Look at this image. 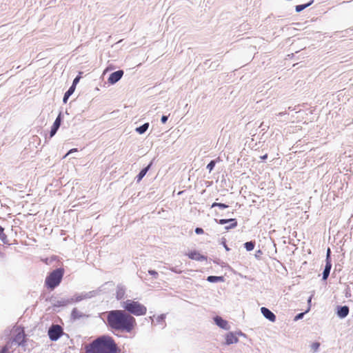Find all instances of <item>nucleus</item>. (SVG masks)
<instances>
[{"mask_svg": "<svg viewBox=\"0 0 353 353\" xmlns=\"http://www.w3.org/2000/svg\"><path fill=\"white\" fill-rule=\"evenodd\" d=\"M85 353H121L112 337L103 335L85 347Z\"/></svg>", "mask_w": 353, "mask_h": 353, "instance_id": "f257e3e1", "label": "nucleus"}, {"mask_svg": "<svg viewBox=\"0 0 353 353\" xmlns=\"http://www.w3.org/2000/svg\"><path fill=\"white\" fill-rule=\"evenodd\" d=\"M109 325L115 330L130 332L134 324V319L125 310H112L108 315Z\"/></svg>", "mask_w": 353, "mask_h": 353, "instance_id": "f03ea898", "label": "nucleus"}, {"mask_svg": "<svg viewBox=\"0 0 353 353\" xmlns=\"http://www.w3.org/2000/svg\"><path fill=\"white\" fill-rule=\"evenodd\" d=\"M64 269L62 268H57L51 272L46 278V287L50 290H53L61 283L64 275Z\"/></svg>", "mask_w": 353, "mask_h": 353, "instance_id": "7ed1b4c3", "label": "nucleus"}, {"mask_svg": "<svg viewBox=\"0 0 353 353\" xmlns=\"http://www.w3.org/2000/svg\"><path fill=\"white\" fill-rule=\"evenodd\" d=\"M63 333V329L59 325H52L48 330V336L51 341H57Z\"/></svg>", "mask_w": 353, "mask_h": 353, "instance_id": "20e7f679", "label": "nucleus"}, {"mask_svg": "<svg viewBox=\"0 0 353 353\" xmlns=\"http://www.w3.org/2000/svg\"><path fill=\"white\" fill-rule=\"evenodd\" d=\"M14 332V342L17 343L19 345H23V343L26 342V335L23 330L20 327H17Z\"/></svg>", "mask_w": 353, "mask_h": 353, "instance_id": "39448f33", "label": "nucleus"}, {"mask_svg": "<svg viewBox=\"0 0 353 353\" xmlns=\"http://www.w3.org/2000/svg\"><path fill=\"white\" fill-rule=\"evenodd\" d=\"M187 256H188L189 259H190L192 260H195L197 261H203L207 260V256L201 254L199 252H198L196 250L190 251L187 254Z\"/></svg>", "mask_w": 353, "mask_h": 353, "instance_id": "423d86ee", "label": "nucleus"}, {"mask_svg": "<svg viewBox=\"0 0 353 353\" xmlns=\"http://www.w3.org/2000/svg\"><path fill=\"white\" fill-rule=\"evenodd\" d=\"M123 75V70H118L112 73L108 78V83L114 84L121 79Z\"/></svg>", "mask_w": 353, "mask_h": 353, "instance_id": "0eeeda50", "label": "nucleus"}, {"mask_svg": "<svg viewBox=\"0 0 353 353\" xmlns=\"http://www.w3.org/2000/svg\"><path fill=\"white\" fill-rule=\"evenodd\" d=\"M228 222H230L231 223L230 225H228L225 227V229L226 230H228L230 229H232L236 227L237 225V221L235 219H220L218 223L221 225L225 224Z\"/></svg>", "mask_w": 353, "mask_h": 353, "instance_id": "6e6552de", "label": "nucleus"}, {"mask_svg": "<svg viewBox=\"0 0 353 353\" xmlns=\"http://www.w3.org/2000/svg\"><path fill=\"white\" fill-rule=\"evenodd\" d=\"M225 339L226 345L236 343L239 341L238 337L233 332H228L226 334Z\"/></svg>", "mask_w": 353, "mask_h": 353, "instance_id": "1a4fd4ad", "label": "nucleus"}, {"mask_svg": "<svg viewBox=\"0 0 353 353\" xmlns=\"http://www.w3.org/2000/svg\"><path fill=\"white\" fill-rule=\"evenodd\" d=\"M125 309H143V307L137 301L128 300L125 303Z\"/></svg>", "mask_w": 353, "mask_h": 353, "instance_id": "9d476101", "label": "nucleus"}, {"mask_svg": "<svg viewBox=\"0 0 353 353\" xmlns=\"http://www.w3.org/2000/svg\"><path fill=\"white\" fill-rule=\"evenodd\" d=\"M61 114L57 117L55 121L54 122L51 130H50V137H52L57 132V130L60 127L61 125Z\"/></svg>", "mask_w": 353, "mask_h": 353, "instance_id": "9b49d317", "label": "nucleus"}, {"mask_svg": "<svg viewBox=\"0 0 353 353\" xmlns=\"http://www.w3.org/2000/svg\"><path fill=\"white\" fill-rule=\"evenodd\" d=\"M214 321L216 322V325L220 327L225 330H229L230 327L228 325V323L225 320L223 319L221 317H215Z\"/></svg>", "mask_w": 353, "mask_h": 353, "instance_id": "f8f14e48", "label": "nucleus"}, {"mask_svg": "<svg viewBox=\"0 0 353 353\" xmlns=\"http://www.w3.org/2000/svg\"><path fill=\"white\" fill-rule=\"evenodd\" d=\"M332 268V262L327 261L325 264L324 271L323 272V279L326 280L330 274V270Z\"/></svg>", "mask_w": 353, "mask_h": 353, "instance_id": "ddd939ff", "label": "nucleus"}, {"mask_svg": "<svg viewBox=\"0 0 353 353\" xmlns=\"http://www.w3.org/2000/svg\"><path fill=\"white\" fill-rule=\"evenodd\" d=\"M125 291L123 286L118 285L116 290V297L117 299H121L124 297Z\"/></svg>", "mask_w": 353, "mask_h": 353, "instance_id": "4468645a", "label": "nucleus"}, {"mask_svg": "<svg viewBox=\"0 0 353 353\" xmlns=\"http://www.w3.org/2000/svg\"><path fill=\"white\" fill-rule=\"evenodd\" d=\"M263 316L270 320L271 321H274L275 315L271 312V310H261Z\"/></svg>", "mask_w": 353, "mask_h": 353, "instance_id": "2eb2a0df", "label": "nucleus"}, {"mask_svg": "<svg viewBox=\"0 0 353 353\" xmlns=\"http://www.w3.org/2000/svg\"><path fill=\"white\" fill-rule=\"evenodd\" d=\"M75 88L74 85H72V86L68 89V90L65 93L63 97V102L65 103L70 96L74 92Z\"/></svg>", "mask_w": 353, "mask_h": 353, "instance_id": "dca6fc26", "label": "nucleus"}, {"mask_svg": "<svg viewBox=\"0 0 353 353\" xmlns=\"http://www.w3.org/2000/svg\"><path fill=\"white\" fill-rule=\"evenodd\" d=\"M150 167V165H148L146 168H145L141 170V172L137 176L138 182H139L143 178V176L146 174Z\"/></svg>", "mask_w": 353, "mask_h": 353, "instance_id": "f3484780", "label": "nucleus"}, {"mask_svg": "<svg viewBox=\"0 0 353 353\" xmlns=\"http://www.w3.org/2000/svg\"><path fill=\"white\" fill-rule=\"evenodd\" d=\"M0 239L3 243H8L7 235L4 233V228L0 226Z\"/></svg>", "mask_w": 353, "mask_h": 353, "instance_id": "a211bd4d", "label": "nucleus"}, {"mask_svg": "<svg viewBox=\"0 0 353 353\" xmlns=\"http://www.w3.org/2000/svg\"><path fill=\"white\" fill-rule=\"evenodd\" d=\"M312 3H313V1H311L310 2L305 3V4L297 5L295 7V10L297 12H300L301 11L303 10L307 7L310 6Z\"/></svg>", "mask_w": 353, "mask_h": 353, "instance_id": "6ab92c4d", "label": "nucleus"}, {"mask_svg": "<svg viewBox=\"0 0 353 353\" xmlns=\"http://www.w3.org/2000/svg\"><path fill=\"white\" fill-rule=\"evenodd\" d=\"M148 127H149V123H144L143 125H142L141 126L137 128L136 130L139 134H143L148 130Z\"/></svg>", "mask_w": 353, "mask_h": 353, "instance_id": "aec40b11", "label": "nucleus"}, {"mask_svg": "<svg viewBox=\"0 0 353 353\" xmlns=\"http://www.w3.org/2000/svg\"><path fill=\"white\" fill-rule=\"evenodd\" d=\"M210 282H217L220 281H223V277L221 276H210L207 279Z\"/></svg>", "mask_w": 353, "mask_h": 353, "instance_id": "412c9836", "label": "nucleus"}, {"mask_svg": "<svg viewBox=\"0 0 353 353\" xmlns=\"http://www.w3.org/2000/svg\"><path fill=\"white\" fill-rule=\"evenodd\" d=\"M244 246L248 251H251L254 248V243L252 241L246 242Z\"/></svg>", "mask_w": 353, "mask_h": 353, "instance_id": "4be33fe9", "label": "nucleus"}, {"mask_svg": "<svg viewBox=\"0 0 353 353\" xmlns=\"http://www.w3.org/2000/svg\"><path fill=\"white\" fill-rule=\"evenodd\" d=\"M349 310H337V314L341 318L345 317L348 314Z\"/></svg>", "mask_w": 353, "mask_h": 353, "instance_id": "5701e85b", "label": "nucleus"}, {"mask_svg": "<svg viewBox=\"0 0 353 353\" xmlns=\"http://www.w3.org/2000/svg\"><path fill=\"white\" fill-rule=\"evenodd\" d=\"M214 207H219L221 208H227L228 207V205H225L224 203H213L212 205V208H214Z\"/></svg>", "mask_w": 353, "mask_h": 353, "instance_id": "b1692460", "label": "nucleus"}, {"mask_svg": "<svg viewBox=\"0 0 353 353\" xmlns=\"http://www.w3.org/2000/svg\"><path fill=\"white\" fill-rule=\"evenodd\" d=\"M132 314L139 316V315H143L145 314V310H130Z\"/></svg>", "mask_w": 353, "mask_h": 353, "instance_id": "393cba45", "label": "nucleus"}, {"mask_svg": "<svg viewBox=\"0 0 353 353\" xmlns=\"http://www.w3.org/2000/svg\"><path fill=\"white\" fill-rule=\"evenodd\" d=\"M320 346V343L318 342H314L311 345V348L314 352H316Z\"/></svg>", "mask_w": 353, "mask_h": 353, "instance_id": "a878e982", "label": "nucleus"}, {"mask_svg": "<svg viewBox=\"0 0 353 353\" xmlns=\"http://www.w3.org/2000/svg\"><path fill=\"white\" fill-rule=\"evenodd\" d=\"M215 166V161H211L207 165V168L209 170L210 172H211Z\"/></svg>", "mask_w": 353, "mask_h": 353, "instance_id": "bb28decb", "label": "nucleus"}, {"mask_svg": "<svg viewBox=\"0 0 353 353\" xmlns=\"http://www.w3.org/2000/svg\"><path fill=\"white\" fill-rule=\"evenodd\" d=\"M330 253H331L330 248H328L327 250V254H326V260H325L326 263H327V261L331 262Z\"/></svg>", "mask_w": 353, "mask_h": 353, "instance_id": "cd10ccee", "label": "nucleus"}, {"mask_svg": "<svg viewBox=\"0 0 353 353\" xmlns=\"http://www.w3.org/2000/svg\"><path fill=\"white\" fill-rule=\"evenodd\" d=\"M148 273H149L150 275H152V276H154L155 278H157V276H158V273H157L155 270H149V271H148Z\"/></svg>", "mask_w": 353, "mask_h": 353, "instance_id": "c85d7f7f", "label": "nucleus"}, {"mask_svg": "<svg viewBox=\"0 0 353 353\" xmlns=\"http://www.w3.org/2000/svg\"><path fill=\"white\" fill-rule=\"evenodd\" d=\"M195 232L197 234H201L203 233V230L201 228H196L195 229Z\"/></svg>", "mask_w": 353, "mask_h": 353, "instance_id": "c756f323", "label": "nucleus"}, {"mask_svg": "<svg viewBox=\"0 0 353 353\" xmlns=\"http://www.w3.org/2000/svg\"><path fill=\"white\" fill-rule=\"evenodd\" d=\"M77 148H72V149L70 150L69 152L64 156V158H65L68 154H70L72 152H77Z\"/></svg>", "mask_w": 353, "mask_h": 353, "instance_id": "7c9ffc66", "label": "nucleus"}, {"mask_svg": "<svg viewBox=\"0 0 353 353\" xmlns=\"http://www.w3.org/2000/svg\"><path fill=\"white\" fill-rule=\"evenodd\" d=\"M79 79H80V77H77L74 79L72 85H74V88L76 87V84L79 82Z\"/></svg>", "mask_w": 353, "mask_h": 353, "instance_id": "2f4dec72", "label": "nucleus"}, {"mask_svg": "<svg viewBox=\"0 0 353 353\" xmlns=\"http://www.w3.org/2000/svg\"><path fill=\"white\" fill-rule=\"evenodd\" d=\"M167 120H168V117L167 116H163L161 117V122L163 123H165L167 121Z\"/></svg>", "mask_w": 353, "mask_h": 353, "instance_id": "473e14b6", "label": "nucleus"}, {"mask_svg": "<svg viewBox=\"0 0 353 353\" xmlns=\"http://www.w3.org/2000/svg\"><path fill=\"white\" fill-rule=\"evenodd\" d=\"M305 313H301L299 314H298L296 317H295V320H298L301 318L303 317V316L304 315Z\"/></svg>", "mask_w": 353, "mask_h": 353, "instance_id": "72a5a7b5", "label": "nucleus"}, {"mask_svg": "<svg viewBox=\"0 0 353 353\" xmlns=\"http://www.w3.org/2000/svg\"><path fill=\"white\" fill-rule=\"evenodd\" d=\"M223 243V245L224 246V248H225V250H226L227 251H229V250H230V248L228 247V245H227V244H226L225 241H223V243Z\"/></svg>", "mask_w": 353, "mask_h": 353, "instance_id": "f704fd0d", "label": "nucleus"}, {"mask_svg": "<svg viewBox=\"0 0 353 353\" xmlns=\"http://www.w3.org/2000/svg\"><path fill=\"white\" fill-rule=\"evenodd\" d=\"M268 158V154H265V155L261 157V159H263V160H265Z\"/></svg>", "mask_w": 353, "mask_h": 353, "instance_id": "c9c22d12", "label": "nucleus"}, {"mask_svg": "<svg viewBox=\"0 0 353 353\" xmlns=\"http://www.w3.org/2000/svg\"><path fill=\"white\" fill-rule=\"evenodd\" d=\"M0 353H7V350L6 348H3Z\"/></svg>", "mask_w": 353, "mask_h": 353, "instance_id": "e433bc0d", "label": "nucleus"}, {"mask_svg": "<svg viewBox=\"0 0 353 353\" xmlns=\"http://www.w3.org/2000/svg\"><path fill=\"white\" fill-rule=\"evenodd\" d=\"M338 309L345 310V309H348V307L347 306H342V307H339Z\"/></svg>", "mask_w": 353, "mask_h": 353, "instance_id": "4c0bfd02", "label": "nucleus"}, {"mask_svg": "<svg viewBox=\"0 0 353 353\" xmlns=\"http://www.w3.org/2000/svg\"><path fill=\"white\" fill-rule=\"evenodd\" d=\"M261 309V310H263V309H267V308H266V307H262Z\"/></svg>", "mask_w": 353, "mask_h": 353, "instance_id": "58836bf2", "label": "nucleus"}]
</instances>
